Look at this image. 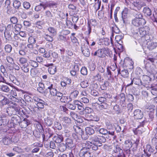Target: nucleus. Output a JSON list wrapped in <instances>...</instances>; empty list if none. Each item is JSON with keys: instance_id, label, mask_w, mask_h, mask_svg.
<instances>
[{"instance_id": "12", "label": "nucleus", "mask_w": 157, "mask_h": 157, "mask_svg": "<svg viewBox=\"0 0 157 157\" xmlns=\"http://www.w3.org/2000/svg\"><path fill=\"white\" fill-rule=\"evenodd\" d=\"M53 140L57 143H60L63 140V136L61 135L56 134L53 137Z\"/></svg>"}, {"instance_id": "27", "label": "nucleus", "mask_w": 157, "mask_h": 157, "mask_svg": "<svg viewBox=\"0 0 157 157\" xmlns=\"http://www.w3.org/2000/svg\"><path fill=\"white\" fill-rule=\"evenodd\" d=\"M53 119L48 117L44 120L45 124L48 126H51L53 124Z\"/></svg>"}, {"instance_id": "41", "label": "nucleus", "mask_w": 157, "mask_h": 157, "mask_svg": "<svg viewBox=\"0 0 157 157\" xmlns=\"http://www.w3.org/2000/svg\"><path fill=\"white\" fill-rule=\"evenodd\" d=\"M97 24V21L95 19H91L88 22V25H90L91 27L94 26V27Z\"/></svg>"}, {"instance_id": "55", "label": "nucleus", "mask_w": 157, "mask_h": 157, "mask_svg": "<svg viewBox=\"0 0 157 157\" xmlns=\"http://www.w3.org/2000/svg\"><path fill=\"white\" fill-rule=\"evenodd\" d=\"M81 86L83 88H85L89 86V84L87 81L82 82L80 83Z\"/></svg>"}, {"instance_id": "64", "label": "nucleus", "mask_w": 157, "mask_h": 157, "mask_svg": "<svg viewBox=\"0 0 157 157\" xmlns=\"http://www.w3.org/2000/svg\"><path fill=\"white\" fill-rule=\"evenodd\" d=\"M70 115L74 120H76L78 118L77 114L74 112H71L70 113Z\"/></svg>"}, {"instance_id": "47", "label": "nucleus", "mask_w": 157, "mask_h": 157, "mask_svg": "<svg viewBox=\"0 0 157 157\" xmlns=\"http://www.w3.org/2000/svg\"><path fill=\"white\" fill-rule=\"evenodd\" d=\"M23 6L24 8L26 10H28L31 6V4L29 2L25 1L23 3Z\"/></svg>"}, {"instance_id": "48", "label": "nucleus", "mask_w": 157, "mask_h": 157, "mask_svg": "<svg viewBox=\"0 0 157 157\" xmlns=\"http://www.w3.org/2000/svg\"><path fill=\"white\" fill-rule=\"evenodd\" d=\"M134 15L135 17V18L137 19H143L142 18L143 16L140 13L138 12H136L134 13Z\"/></svg>"}, {"instance_id": "29", "label": "nucleus", "mask_w": 157, "mask_h": 157, "mask_svg": "<svg viewBox=\"0 0 157 157\" xmlns=\"http://www.w3.org/2000/svg\"><path fill=\"white\" fill-rule=\"evenodd\" d=\"M124 145L126 149L128 150L132 147V144L131 140H127L125 141Z\"/></svg>"}, {"instance_id": "43", "label": "nucleus", "mask_w": 157, "mask_h": 157, "mask_svg": "<svg viewBox=\"0 0 157 157\" xmlns=\"http://www.w3.org/2000/svg\"><path fill=\"white\" fill-rule=\"evenodd\" d=\"M67 147L66 145L62 143L59 144V149L60 151L63 152L66 149Z\"/></svg>"}, {"instance_id": "17", "label": "nucleus", "mask_w": 157, "mask_h": 157, "mask_svg": "<svg viewBox=\"0 0 157 157\" xmlns=\"http://www.w3.org/2000/svg\"><path fill=\"white\" fill-rule=\"evenodd\" d=\"M147 48L151 50H152L157 47V42H147Z\"/></svg>"}, {"instance_id": "10", "label": "nucleus", "mask_w": 157, "mask_h": 157, "mask_svg": "<svg viewBox=\"0 0 157 157\" xmlns=\"http://www.w3.org/2000/svg\"><path fill=\"white\" fill-rule=\"evenodd\" d=\"M46 66L49 67L48 71L51 74H54L56 72V67L55 66H54L53 64H48Z\"/></svg>"}, {"instance_id": "33", "label": "nucleus", "mask_w": 157, "mask_h": 157, "mask_svg": "<svg viewBox=\"0 0 157 157\" xmlns=\"http://www.w3.org/2000/svg\"><path fill=\"white\" fill-rule=\"evenodd\" d=\"M6 9V12L8 14H13L16 12V10H14L11 6H7Z\"/></svg>"}, {"instance_id": "45", "label": "nucleus", "mask_w": 157, "mask_h": 157, "mask_svg": "<svg viewBox=\"0 0 157 157\" xmlns=\"http://www.w3.org/2000/svg\"><path fill=\"white\" fill-rule=\"evenodd\" d=\"M44 39L48 41L52 42L53 41V37L52 36L48 34H44Z\"/></svg>"}, {"instance_id": "4", "label": "nucleus", "mask_w": 157, "mask_h": 157, "mask_svg": "<svg viewBox=\"0 0 157 157\" xmlns=\"http://www.w3.org/2000/svg\"><path fill=\"white\" fill-rule=\"evenodd\" d=\"M108 48H105L99 49L94 53V56H97L99 57H103L108 53Z\"/></svg>"}, {"instance_id": "63", "label": "nucleus", "mask_w": 157, "mask_h": 157, "mask_svg": "<svg viewBox=\"0 0 157 157\" xmlns=\"http://www.w3.org/2000/svg\"><path fill=\"white\" fill-rule=\"evenodd\" d=\"M98 139L99 143H105L106 141V139L104 137L98 135Z\"/></svg>"}, {"instance_id": "6", "label": "nucleus", "mask_w": 157, "mask_h": 157, "mask_svg": "<svg viewBox=\"0 0 157 157\" xmlns=\"http://www.w3.org/2000/svg\"><path fill=\"white\" fill-rule=\"evenodd\" d=\"M33 100L37 102L36 105L38 109H43L44 107V105H45L46 103L43 100L40 99L37 97H34L33 98Z\"/></svg>"}, {"instance_id": "5", "label": "nucleus", "mask_w": 157, "mask_h": 157, "mask_svg": "<svg viewBox=\"0 0 157 157\" xmlns=\"http://www.w3.org/2000/svg\"><path fill=\"white\" fill-rule=\"evenodd\" d=\"M132 24L136 26L143 25L146 23V21L144 19L134 18L132 21Z\"/></svg>"}, {"instance_id": "24", "label": "nucleus", "mask_w": 157, "mask_h": 157, "mask_svg": "<svg viewBox=\"0 0 157 157\" xmlns=\"http://www.w3.org/2000/svg\"><path fill=\"white\" fill-rule=\"evenodd\" d=\"M73 129L75 132L79 135L81 134L83 131L81 128L77 125H74Z\"/></svg>"}, {"instance_id": "26", "label": "nucleus", "mask_w": 157, "mask_h": 157, "mask_svg": "<svg viewBox=\"0 0 157 157\" xmlns=\"http://www.w3.org/2000/svg\"><path fill=\"white\" fill-rule=\"evenodd\" d=\"M147 90L151 91V93L154 95H157V88L152 86L147 87Z\"/></svg>"}, {"instance_id": "1", "label": "nucleus", "mask_w": 157, "mask_h": 157, "mask_svg": "<svg viewBox=\"0 0 157 157\" xmlns=\"http://www.w3.org/2000/svg\"><path fill=\"white\" fill-rule=\"evenodd\" d=\"M150 29L148 27H140L136 29V28H133L131 29V31L133 34L135 38L142 40H145L144 37V36L148 33Z\"/></svg>"}, {"instance_id": "22", "label": "nucleus", "mask_w": 157, "mask_h": 157, "mask_svg": "<svg viewBox=\"0 0 157 157\" xmlns=\"http://www.w3.org/2000/svg\"><path fill=\"white\" fill-rule=\"evenodd\" d=\"M14 55L11 54V55L7 56L6 58V59L8 62L11 64H14Z\"/></svg>"}, {"instance_id": "50", "label": "nucleus", "mask_w": 157, "mask_h": 157, "mask_svg": "<svg viewBox=\"0 0 157 157\" xmlns=\"http://www.w3.org/2000/svg\"><path fill=\"white\" fill-rule=\"evenodd\" d=\"M50 93L52 95L54 96L57 92V90L54 87L49 90Z\"/></svg>"}, {"instance_id": "54", "label": "nucleus", "mask_w": 157, "mask_h": 157, "mask_svg": "<svg viewBox=\"0 0 157 157\" xmlns=\"http://www.w3.org/2000/svg\"><path fill=\"white\" fill-rule=\"evenodd\" d=\"M54 126L58 130H61L62 128L61 124L57 121L55 122Z\"/></svg>"}, {"instance_id": "32", "label": "nucleus", "mask_w": 157, "mask_h": 157, "mask_svg": "<svg viewBox=\"0 0 157 157\" xmlns=\"http://www.w3.org/2000/svg\"><path fill=\"white\" fill-rule=\"evenodd\" d=\"M86 133L88 135H91L93 134L94 133V131L92 128L90 127H87L85 128Z\"/></svg>"}, {"instance_id": "25", "label": "nucleus", "mask_w": 157, "mask_h": 157, "mask_svg": "<svg viewBox=\"0 0 157 157\" xmlns=\"http://www.w3.org/2000/svg\"><path fill=\"white\" fill-rule=\"evenodd\" d=\"M11 121L13 124H17L20 122V119L18 116H13L12 117Z\"/></svg>"}, {"instance_id": "18", "label": "nucleus", "mask_w": 157, "mask_h": 157, "mask_svg": "<svg viewBox=\"0 0 157 157\" xmlns=\"http://www.w3.org/2000/svg\"><path fill=\"white\" fill-rule=\"evenodd\" d=\"M66 145L68 147L71 148L74 147L75 144L73 143L72 139L67 138L66 140Z\"/></svg>"}, {"instance_id": "46", "label": "nucleus", "mask_w": 157, "mask_h": 157, "mask_svg": "<svg viewBox=\"0 0 157 157\" xmlns=\"http://www.w3.org/2000/svg\"><path fill=\"white\" fill-rule=\"evenodd\" d=\"M66 24L67 27L70 29L73 28V25L71 21L68 19H67L66 21Z\"/></svg>"}, {"instance_id": "7", "label": "nucleus", "mask_w": 157, "mask_h": 157, "mask_svg": "<svg viewBox=\"0 0 157 157\" xmlns=\"http://www.w3.org/2000/svg\"><path fill=\"white\" fill-rule=\"evenodd\" d=\"M132 4L139 10L142 7L146 5V4L144 2L140 0H134L132 2Z\"/></svg>"}, {"instance_id": "30", "label": "nucleus", "mask_w": 157, "mask_h": 157, "mask_svg": "<svg viewBox=\"0 0 157 157\" xmlns=\"http://www.w3.org/2000/svg\"><path fill=\"white\" fill-rule=\"evenodd\" d=\"M143 12L147 16H150L151 15V11L150 8L148 7H144V8Z\"/></svg>"}, {"instance_id": "14", "label": "nucleus", "mask_w": 157, "mask_h": 157, "mask_svg": "<svg viewBox=\"0 0 157 157\" xmlns=\"http://www.w3.org/2000/svg\"><path fill=\"white\" fill-rule=\"evenodd\" d=\"M135 84L141 86L142 85V83L141 79L139 78H134L133 80L132 81L131 83L130 84H128L127 86H129L130 85H132L133 83Z\"/></svg>"}, {"instance_id": "37", "label": "nucleus", "mask_w": 157, "mask_h": 157, "mask_svg": "<svg viewBox=\"0 0 157 157\" xmlns=\"http://www.w3.org/2000/svg\"><path fill=\"white\" fill-rule=\"evenodd\" d=\"M29 65L28 63L24 64L21 67L23 71L25 73H28L29 71Z\"/></svg>"}, {"instance_id": "20", "label": "nucleus", "mask_w": 157, "mask_h": 157, "mask_svg": "<svg viewBox=\"0 0 157 157\" xmlns=\"http://www.w3.org/2000/svg\"><path fill=\"white\" fill-rule=\"evenodd\" d=\"M118 73L120 74L123 77L126 78L128 77V72L127 70H122L121 71V70H118Z\"/></svg>"}, {"instance_id": "60", "label": "nucleus", "mask_w": 157, "mask_h": 157, "mask_svg": "<svg viewBox=\"0 0 157 157\" xmlns=\"http://www.w3.org/2000/svg\"><path fill=\"white\" fill-rule=\"evenodd\" d=\"M67 107L70 109L74 110L76 109V106L73 104L69 103L67 104Z\"/></svg>"}, {"instance_id": "57", "label": "nucleus", "mask_w": 157, "mask_h": 157, "mask_svg": "<svg viewBox=\"0 0 157 157\" xmlns=\"http://www.w3.org/2000/svg\"><path fill=\"white\" fill-rule=\"evenodd\" d=\"M48 32L51 34L55 35L56 33V31L54 28L52 27H50L48 29Z\"/></svg>"}, {"instance_id": "38", "label": "nucleus", "mask_w": 157, "mask_h": 157, "mask_svg": "<svg viewBox=\"0 0 157 157\" xmlns=\"http://www.w3.org/2000/svg\"><path fill=\"white\" fill-rule=\"evenodd\" d=\"M133 62L131 60L126 59L124 60L123 65L126 66V67H128L129 65L133 67Z\"/></svg>"}, {"instance_id": "59", "label": "nucleus", "mask_w": 157, "mask_h": 157, "mask_svg": "<svg viewBox=\"0 0 157 157\" xmlns=\"http://www.w3.org/2000/svg\"><path fill=\"white\" fill-rule=\"evenodd\" d=\"M112 30L113 32L116 33H119L120 32L118 28L115 25L112 27Z\"/></svg>"}, {"instance_id": "49", "label": "nucleus", "mask_w": 157, "mask_h": 157, "mask_svg": "<svg viewBox=\"0 0 157 157\" xmlns=\"http://www.w3.org/2000/svg\"><path fill=\"white\" fill-rule=\"evenodd\" d=\"M78 91L77 90H75L71 93L70 96H71L73 98H76L78 96Z\"/></svg>"}, {"instance_id": "42", "label": "nucleus", "mask_w": 157, "mask_h": 157, "mask_svg": "<svg viewBox=\"0 0 157 157\" xmlns=\"http://www.w3.org/2000/svg\"><path fill=\"white\" fill-rule=\"evenodd\" d=\"M29 63L30 65L33 67H36L38 66L37 62L35 61L30 59L29 60Z\"/></svg>"}, {"instance_id": "52", "label": "nucleus", "mask_w": 157, "mask_h": 157, "mask_svg": "<svg viewBox=\"0 0 157 157\" xmlns=\"http://www.w3.org/2000/svg\"><path fill=\"white\" fill-rule=\"evenodd\" d=\"M81 73L84 75H86L87 74V70L85 67H82L81 70Z\"/></svg>"}, {"instance_id": "53", "label": "nucleus", "mask_w": 157, "mask_h": 157, "mask_svg": "<svg viewBox=\"0 0 157 157\" xmlns=\"http://www.w3.org/2000/svg\"><path fill=\"white\" fill-rule=\"evenodd\" d=\"M42 9V3H40L39 5L36 6L34 8V10L36 12H40Z\"/></svg>"}, {"instance_id": "62", "label": "nucleus", "mask_w": 157, "mask_h": 157, "mask_svg": "<svg viewBox=\"0 0 157 157\" xmlns=\"http://www.w3.org/2000/svg\"><path fill=\"white\" fill-rule=\"evenodd\" d=\"M99 132L100 134L106 135L108 132V130L104 128H101L99 129Z\"/></svg>"}, {"instance_id": "35", "label": "nucleus", "mask_w": 157, "mask_h": 157, "mask_svg": "<svg viewBox=\"0 0 157 157\" xmlns=\"http://www.w3.org/2000/svg\"><path fill=\"white\" fill-rule=\"evenodd\" d=\"M98 106L99 109L102 110L107 109L108 107L107 104L105 102L101 103Z\"/></svg>"}, {"instance_id": "39", "label": "nucleus", "mask_w": 157, "mask_h": 157, "mask_svg": "<svg viewBox=\"0 0 157 157\" xmlns=\"http://www.w3.org/2000/svg\"><path fill=\"white\" fill-rule=\"evenodd\" d=\"M45 16L46 18L50 20H51V19H52L54 17L51 12L48 10L45 11Z\"/></svg>"}, {"instance_id": "40", "label": "nucleus", "mask_w": 157, "mask_h": 157, "mask_svg": "<svg viewBox=\"0 0 157 157\" xmlns=\"http://www.w3.org/2000/svg\"><path fill=\"white\" fill-rule=\"evenodd\" d=\"M0 89L1 90L6 92H8L10 90L8 86L6 85H2L0 87Z\"/></svg>"}, {"instance_id": "3", "label": "nucleus", "mask_w": 157, "mask_h": 157, "mask_svg": "<svg viewBox=\"0 0 157 157\" xmlns=\"http://www.w3.org/2000/svg\"><path fill=\"white\" fill-rule=\"evenodd\" d=\"M89 143L86 142L81 143L80 145L82 147L79 152V155L81 157H91L92 155L91 153L89 151V147L88 146Z\"/></svg>"}, {"instance_id": "36", "label": "nucleus", "mask_w": 157, "mask_h": 157, "mask_svg": "<svg viewBox=\"0 0 157 157\" xmlns=\"http://www.w3.org/2000/svg\"><path fill=\"white\" fill-rule=\"evenodd\" d=\"M22 26L19 24H16L14 26V30L15 31V34L18 33L19 32L20 30L22 28Z\"/></svg>"}, {"instance_id": "11", "label": "nucleus", "mask_w": 157, "mask_h": 157, "mask_svg": "<svg viewBox=\"0 0 157 157\" xmlns=\"http://www.w3.org/2000/svg\"><path fill=\"white\" fill-rule=\"evenodd\" d=\"M81 49L82 53L84 56L87 57L90 56V53L87 46L85 45L82 46Z\"/></svg>"}, {"instance_id": "13", "label": "nucleus", "mask_w": 157, "mask_h": 157, "mask_svg": "<svg viewBox=\"0 0 157 157\" xmlns=\"http://www.w3.org/2000/svg\"><path fill=\"white\" fill-rule=\"evenodd\" d=\"M98 136V135H94L91 136L90 139V141L89 142L90 144H102L101 143H99Z\"/></svg>"}, {"instance_id": "44", "label": "nucleus", "mask_w": 157, "mask_h": 157, "mask_svg": "<svg viewBox=\"0 0 157 157\" xmlns=\"http://www.w3.org/2000/svg\"><path fill=\"white\" fill-rule=\"evenodd\" d=\"M45 86L49 90H50L54 87L52 83L48 81L46 82L45 83Z\"/></svg>"}, {"instance_id": "15", "label": "nucleus", "mask_w": 157, "mask_h": 157, "mask_svg": "<svg viewBox=\"0 0 157 157\" xmlns=\"http://www.w3.org/2000/svg\"><path fill=\"white\" fill-rule=\"evenodd\" d=\"M71 100L72 99L70 97L63 96V95L59 100V101L64 103H67L71 102Z\"/></svg>"}, {"instance_id": "16", "label": "nucleus", "mask_w": 157, "mask_h": 157, "mask_svg": "<svg viewBox=\"0 0 157 157\" xmlns=\"http://www.w3.org/2000/svg\"><path fill=\"white\" fill-rule=\"evenodd\" d=\"M154 149L150 145L147 144L144 149V153H149L151 155V153L154 152Z\"/></svg>"}, {"instance_id": "23", "label": "nucleus", "mask_w": 157, "mask_h": 157, "mask_svg": "<svg viewBox=\"0 0 157 157\" xmlns=\"http://www.w3.org/2000/svg\"><path fill=\"white\" fill-rule=\"evenodd\" d=\"M91 145L89 146V149L91 148L92 150L96 151L98 150V147H100L102 146V144H91Z\"/></svg>"}, {"instance_id": "28", "label": "nucleus", "mask_w": 157, "mask_h": 157, "mask_svg": "<svg viewBox=\"0 0 157 157\" xmlns=\"http://www.w3.org/2000/svg\"><path fill=\"white\" fill-rule=\"evenodd\" d=\"M13 5L15 9L18 10L21 6V3L19 1L15 0L13 2Z\"/></svg>"}, {"instance_id": "34", "label": "nucleus", "mask_w": 157, "mask_h": 157, "mask_svg": "<svg viewBox=\"0 0 157 157\" xmlns=\"http://www.w3.org/2000/svg\"><path fill=\"white\" fill-rule=\"evenodd\" d=\"M63 124V125H66L67 124L71 123V120L70 118L67 117H63L62 118Z\"/></svg>"}, {"instance_id": "2", "label": "nucleus", "mask_w": 157, "mask_h": 157, "mask_svg": "<svg viewBox=\"0 0 157 157\" xmlns=\"http://www.w3.org/2000/svg\"><path fill=\"white\" fill-rule=\"evenodd\" d=\"M147 59L151 63L149 62H147L145 64V69L149 73H152L154 70V65L152 63H157V53L151 52V54L147 57Z\"/></svg>"}, {"instance_id": "9", "label": "nucleus", "mask_w": 157, "mask_h": 157, "mask_svg": "<svg viewBox=\"0 0 157 157\" xmlns=\"http://www.w3.org/2000/svg\"><path fill=\"white\" fill-rule=\"evenodd\" d=\"M133 114L135 118L136 119H141L143 117V112L139 109H136L135 110Z\"/></svg>"}, {"instance_id": "8", "label": "nucleus", "mask_w": 157, "mask_h": 157, "mask_svg": "<svg viewBox=\"0 0 157 157\" xmlns=\"http://www.w3.org/2000/svg\"><path fill=\"white\" fill-rule=\"evenodd\" d=\"M112 37H113V33L110 37V40L109 39L107 38H104L103 39H101L100 41L101 43V44L103 45L108 46L109 44L110 41H111L112 45H113V41L112 39Z\"/></svg>"}, {"instance_id": "31", "label": "nucleus", "mask_w": 157, "mask_h": 157, "mask_svg": "<svg viewBox=\"0 0 157 157\" xmlns=\"http://www.w3.org/2000/svg\"><path fill=\"white\" fill-rule=\"evenodd\" d=\"M63 95L62 93L59 91L57 92L56 94L54 96V98L55 101L59 102V100L61 98Z\"/></svg>"}, {"instance_id": "51", "label": "nucleus", "mask_w": 157, "mask_h": 157, "mask_svg": "<svg viewBox=\"0 0 157 157\" xmlns=\"http://www.w3.org/2000/svg\"><path fill=\"white\" fill-rule=\"evenodd\" d=\"M5 49L6 52L10 53L12 50V47L11 45L8 44L5 46Z\"/></svg>"}, {"instance_id": "61", "label": "nucleus", "mask_w": 157, "mask_h": 157, "mask_svg": "<svg viewBox=\"0 0 157 157\" xmlns=\"http://www.w3.org/2000/svg\"><path fill=\"white\" fill-rule=\"evenodd\" d=\"M92 28V27H91V26L88 25L87 29L85 32L86 34L88 35H90L91 31Z\"/></svg>"}, {"instance_id": "58", "label": "nucleus", "mask_w": 157, "mask_h": 157, "mask_svg": "<svg viewBox=\"0 0 157 157\" xmlns=\"http://www.w3.org/2000/svg\"><path fill=\"white\" fill-rule=\"evenodd\" d=\"M8 110H9L10 112L11 111L12 113H10V114L8 113L10 115H16V111H15V107H12L11 108H10L8 109Z\"/></svg>"}, {"instance_id": "56", "label": "nucleus", "mask_w": 157, "mask_h": 157, "mask_svg": "<svg viewBox=\"0 0 157 157\" xmlns=\"http://www.w3.org/2000/svg\"><path fill=\"white\" fill-rule=\"evenodd\" d=\"M27 60L26 58L24 57H21L19 59V62L21 64H26L27 63Z\"/></svg>"}, {"instance_id": "19", "label": "nucleus", "mask_w": 157, "mask_h": 157, "mask_svg": "<svg viewBox=\"0 0 157 157\" xmlns=\"http://www.w3.org/2000/svg\"><path fill=\"white\" fill-rule=\"evenodd\" d=\"M19 124L21 128H25L29 124L28 121L26 119H24L22 121H20Z\"/></svg>"}, {"instance_id": "21", "label": "nucleus", "mask_w": 157, "mask_h": 157, "mask_svg": "<svg viewBox=\"0 0 157 157\" xmlns=\"http://www.w3.org/2000/svg\"><path fill=\"white\" fill-rule=\"evenodd\" d=\"M11 31H9L8 30H6L4 32V36L6 39L8 40H11L12 39L10 33H11Z\"/></svg>"}]
</instances>
